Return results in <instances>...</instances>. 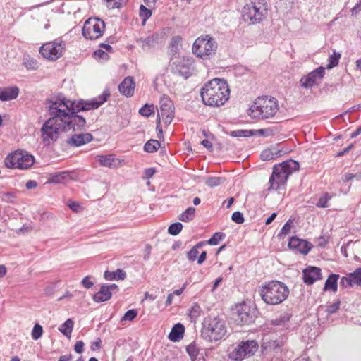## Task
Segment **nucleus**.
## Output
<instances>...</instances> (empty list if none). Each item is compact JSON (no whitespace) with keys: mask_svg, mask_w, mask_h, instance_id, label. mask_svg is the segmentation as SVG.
Masks as SVG:
<instances>
[{"mask_svg":"<svg viewBox=\"0 0 361 361\" xmlns=\"http://www.w3.org/2000/svg\"><path fill=\"white\" fill-rule=\"evenodd\" d=\"M109 96V90H104L102 94L92 100L72 101L63 98L47 101L46 108L49 118L40 129L42 142L45 145H49L57 141L63 132L83 130L86 126V120L78 113L99 108Z\"/></svg>","mask_w":361,"mask_h":361,"instance_id":"1","label":"nucleus"},{"mask_svg":"<svg viewBox=\"0 0 361 361\" xmlns=\"http://www.w3.org/2000/svg\"><path fill=\"white\" fill-rule=\"evenodd\" d=\"M230 90L226 80L214 78L207 82L201 88L200 95L204 104L220 106L229 98Z\"/></svg>","mask_w":361,"mask_h":361,"instance_id":"2","label":"nucleus"},{"mask_svg":"<svg viewBox=\"0 0 361 361\" xmlns=\"http://www.w3.org/2000/svg\"><path fill=\"white\" fill-rule=\"evenodd\" d=\"M299 163L293 159L275 165L271 176L269 178V190H278L283 189L286 185L288 177L299 169Z\"/></svg>","mask_w":361,"mask_h":361,"instance_id":"3","label":"nucleus"},{"mask_svg":"<svg viewBox=\"0 0 361 361\" xmlns=\"http://www.w3.org/2000/svg\"><path fill=\"white\" fill-rule=\"evenodd\" d=\"M259 293L265 303L276 305L281 304L288 298L289 289L282 282L270 281L259 287Z\"/></svg>","mask_w":361,"mask_h":361,"instance_id":"4","label":"nucleus"},{"mask_svg":"<svg viewBox=\"0 0 361 361\" xmlns=\"http://www.w3.org/2000/svg\"><path fill=\"white\" fill-rule=\"evenodd\" d=\"M227 328L226 322L219 317H208L204 319L201 335L205 341L213 343L226 338Z\"/></svg>","mask_w":361,"mask_h":361,"instance_id":"5","label":"nucleus"},{"mask_svg":"<svg viewBox=\"0 0 361 361\" xmlns=\"http://www.w3.org/2000/svg\"><path fill=\"white\" fill-rule=\"evenodd\" d=\"M279 109L276 99L268 97H258L250 107V116L258 119L271 118Z\"/></svg>","mask_w":361,"mask_h":361,"instance_id":"6","label":"nucleus"},{"mask_svg":"<svg viewBox=\"0 0 361 361\" xmlns=\"http://www.w3.org/2000/svg\"><path fill=\"white\" fill-rule=\"evenodd\" d=\"M267 14V4L265 0H250L242 11V18L250 25L260 23Z\"/></svg>","mask_w":361,"mask_h":361,"instance_id":"7","label":"nucleus"},{"mask_svg":"<svg viewBox=\"0 0 361 361\" xmlns=\"http://www.w3.org/2000/svg\"><path fill=\"white\" fill-rule=\"evenodd\" d=\"M218 44L214 38L209 35H202L194 42L192 53L203 60L214 58L217 51Z\"/></svg>","mask_w":361,"mask_h":361,"instance_id":"8","label":"nucleus"},{"mask_svg":"<svg viewBox=\"0 0 361 361\" xmlns=\"http://www.w3.org/2000/svg\"><path fill=\"white\" fill-rule=\"evenodd\" d=\"M34 157L24 151L18 150L9 154L5 159V165L9 169H27L34 164Z\"/></svg>","mask_w":361,"mask_h":361,"instance_id":"9","label":"nucleus"},{"mask_svg":"<svg viewBox=\"0 0 361 361\" xmlns=\"http://www.w3.org/2000/svg\"><path fill=\"white\" fill-rule=\"evenodd\" d=\"M105 29L104 22L98 18H90L82 27V35L85 38L95 40L101 37Z\"/></svg>","mask_w":361,"mask_h":361,"instance_id":"10","label":"nucleus"},{"mask_svg":"<svg viewBox=\"0 0 361 361\" xmlns=\"http://www.w3.org/2000/svg\"><path fill=\"white\" fill-rule=\"evenodd\" d=\"M65 49V42L58 39L42 44L39 48V53L48 60L56 61L63 55Z\"/></svg>","mask_w":361,"mask_h":361,"instance_id":"11","label":"nucleus"},{"mask_svg":"<svg viewBox=\"0 0 361 361\" xmlns=\"http://www.w3.org/2000/svg\"><path fill=\"white\" fill-rule=\"evenodd\" d=\"M255 318V308L247 303L243 302L235 306L233 312V319L237 324L247 325L254 322Z\"/></svg>","mask_w":361,"mask_h":361,"instance_id":"12","label":"nucleus"},{"mask_svg":"<svg viewBox=\"0 0 361 361\" xmlns=\"http://www.w3.org/2000/svg\"><path fill=\"white\" fill-rule=\"evenodd\" d=\"M159 109L157 113V128L160 126V120L164 124L169 125L174 118V106L173 102L169 97H163L160 99Z\"/></svg>","mask_w":361,"mask_h":361,"instance_id":"13","label":"nucleus"},{"mask_svg":"<svg viewBox=\"0 0 361 361\" xmlns=\"http://www.w3.org/2000/svg\"><path fill=\"white\" fill-rule=\"evenodd\" d=\"M283 345L284 344L281 340H268L264 338L261 345L262 353L268 360H272L274 358L279 360L281 357Z\"/></svg>","mask_w":361,"mask_h":361,"instance_id":"14","label":"nucleus"},{"mask_svg":"<svg viewBox=\"0 0 361 361\" xmlns=\"http://www.w3.org/2000/svg\"><path fill=\"white\" fill-rule=\"evenodd\" d=\"M258 349V343L254 341H242L231 353L229 357L240 361L246 357L252 356Z\"/></svg>","mask_w":361,"mask_h":361,"instance_id":"15","label":"nucleus"},{"mask_svg":"<svg viewBox=\"0 0 361 361\" xmlns=\"http://www.w3.org/2000/svg\"><path fill=\"white\" fill-rule=\"evenodd\" d=\"M174 72L187 79L195 72V59L190 56H183L174 62Z\"/></svg>","mask_w":361,"mask_h":361,"instance_id":"16","label":"nucleus"},{"mask_svg":"<svg viewBox=\"0 0 361 361\" xmlns=\"http://www.w3.org/2000/svg\"><path fill=\"white\" fill-rule=\"evenodd\" d=\"M325 74V69L322 66L314 69L307 75H303L300 80V85L305 89L312 88L322 82Z\"/></svg>","mask_w":361,"mask_h":361,"instance_id":"17","label":"nucleus"},{"mask_svg":"<svg viewBox=\"0 0 361 361\" xmlns=\"http://www.w3.org/2000/svg\"><path fill=\"white\" fill-rule=\"evenodd\" d=\"M118 290V286L114 283L102 285L99 291L93 295L92 299L97 303L106 302L111 298L113 293Z\"/></svg>","mask_w":361,"mask_h":361,"instance_id":"18","label":"nucleus"},{"mask_svg":"<svg viewBox=\"0 0 361 361\" xmlns=\"http://www.w3.org/2000/svg\"><path fill=\"white\" fill-rule=\"evenodd\" d=\"M288 247L301 254L307 255L312 249V245L307 240L293 236L288 241Z\"/></svg>","mask_w":361,"mask_h":361,"instance_id":"19","label":"nucleus"},{"mask_svg":"<svg viewBox=\"0 0 361 361\" xmlns=\"http://www.w3.org/2000/svg\"><path fill=\"white\" fill-rule=\"evenodd\" d=\"M322 279L321 269L316 267H308L303 270V280L307 285L313 284Z\"/></svg>","mask_w":361,"mask_h":361,"instance_id":"20","label":"nucleus"},{"mask_svg":"<svg viewBox=\"0 0 361 361\" xmlns=\"http://www.w3.org/2000/svg\"><path fill=\"white\" fill-rule=\"evenodd\" d=\"M135 87V83L133 77L128 76L118 85L120 93L126 97H130L133 95Z\"/></svg>","mask_w":361,"mask_h":361,"instance_id":"21","label":"nucleus"},{"mask_svg":"<svg viewBox=\"0 0 361 361\" xmlns=\"http://www.w3.org/2000/svg\"><path fill=\"white\" fill-rule=\"evenodd\" d=\"M136 42L145 51H149L157 46L158 35L152 34L146 37H140L138 38Z\"/></svg>","mask_w":361,"mask_h":361,"instance_id":"22","label":"nucleus"},{"mask_svg":"<svg viewBox=\"0 0 361 361\" xmlns=\"http://www.w3.org/2000/svg\"><path fill=\"white\" fill-rule=\"evenodd\" d=\"M92 140V135L90 133L75 134L70 137L66 142L70 146L80 147Z\"/></svg>","mask_w":361,"mask_h":361,"instance_id":"23","label":"nucleus"},{"mask_svg":"<svg viewBox=\"0 0 361 361\" xmlns=\"http://www.w3.org/2000/svg\"><path fill=\"white\" fill-rule=\"evenodd\" d=\"M19 89L16 87H0V100L9 101L17 98Z\"/></svg>","mask_w":361,"mask_h":361,"instance_id":"24","label":"nucleus"},{"mask_svg":"<svg viewBox=\"0 0 361 361\" xmlns=\"http://www.w3.org/2000/svg\"><path fill=\"white\" fill-rule=\"evenodd\" d=\"M70 178L68 171H61L50 173L47 180L49 183H64Z\"/></svg>","mask_w":361,"mask_h":361,"instance_id":"25","label":"nucleus"},{"mask_svg":"<svg viewBox=\"0 0 361 361\" xmlns=\"http://www.w3.org/2000/svg\"><path fill=\"white\" fill-rule=\"evenodd\" d=\"M282 153V150L279 149L276 147H271L263 150L261 152L260 157L263 161H270L281 157Z\"/></svg>","mask_w":361,"mask_h":361,"instance_id":"26","label":"nucleus"},{"mask_svg":"<svg viewBox=\"0 0 361 361\" xmlns=\"http://www.w3.org/2000/svg\"><path fill=\"white\" fill-rule=\"evenodd\" d=\"M191 361H205L204 356L200 353V349L195 343H192L186 348Z\"/></svg>","mask_w":361,"mask_h":361,"instance_id":"27","label":"nucleus"},{"mask_svg":"<svg viewBox=\"0 0 361 361\" xmlns=\"http://www.w3.org/2000/svg\"><path fill=\"white\" fill-rule=\"evenodd\" d=\"M184 332V326L180 323H178L175 324L172 328L169 335V338L173 342L179 341L180 339L183 338Z\"/></svg>","mask_w":361,"mask_h":361,"instance_id":"28","label":"nucleus"},{"mask_svg":"<svg viewBox=\"0 0 361 361\" xmlns=\"http://www.w3.org/2000/svg\"><path fill=\"white\" fill-rule=\"evenodd\" d=\"M97 161L102 166L111 169L116 168L118 165V159H115L112 154L98 155Z\"/></svg>","mask_w":361,"mask_h":361,"instance_id":"29","label":"nucleus"},{"mask_svg":"<svg viewBox=\"0 0 361 361\" xmlns=\"http://www.w3.org/2000/svg\"><path fill=\"white\" fill-rule=\"evenodd\" d=\"M339 275L336 274H331L328 279L326 280L324 290H332L336 292L338 288V280Z\"/></svg>","mask_w":361,"mask_h":361,"instance_id":"30","label":"nucleus"},{"mask_svg":"<svg viewBox=\"0 0 361 361\" xmlns=\"http://www.w3.org/2000/svg\"><path fill=\"white\" fill-rule=\"evenodd\" d=\"M104 276L109 281L123 280L126 277V274L123 269H118L115 271H106Z\"/></svg>","mask_w":361,"mask_h":361,"instance_id":"31","label":"nucleus"},{"mask_svg":"<svg viewBox=\"0 0 361 361\" xmlns=\"http://www.w3.org/2000/svg\"><path fill=\"white\" fill-rule=\"evenodd\" d=\"M74 322L71 319H68L59 327V331L65 336L70 338L73 329Z\"/></svg>","mask_w":361,"mask_h":361,"instance_id":"32","label":"nucleus"},{"mask_svg":"<svg viewBox=\"0 0 361 361\" xmlns=\"http://www.w3.org/2000/svg\"><path fill=\"white\" fill-rule=\"evenodd\" d=\"M195 208L188 207L178 216V219L183 222H189L194 219L195 215Z\"/></svg>","mask_w":361,"mask_h":361,"instance_id":"33","label":"nucleus"},{"mask_svg":"<svg viewBox=\"0 0 361 361\" xmlns=\"http://www.w3.org/2000/svg\"><path fill=\"white\" fill-rule=\"evenodd\" d=\"M332 195L329 192L323 193L319 198L317 202L315 203V205L318 208H326L329 207V202L331 200Z\"/></svg>","mask_w":361,"mask_h":361,"instance_id":"34","label":"nucleus"},{"mask_svg":"<svg viewBox=\"0 0 361 361\" xmlns=\"http://www.w3.org/2000/svg\"><path fill=\"white\" fill-rule=\"evenodd\" d=\"M23 65L30 71H34L38 68V63L37 60L28 55L24 56Z\"/></svg>","mask_w":361,"mask_h":361,"instance_id":"35","label":"nucleus"},{"mask_svg":"<svg viewBox=\"0 0 361 361\" xmlns=\"http://www.w3.org/2000/svg\"><path fill=\"white\" fill-rule=\"evenodd\" d=\"M160 147V142L157 140H150L144 145V150L148 153H153Z\"/></svg>","mask_w":361,"mask_h":361,"instance_id":"36","label":"nucleus"},{"mask_svg":"<svg viewBox=\"0 0 361 361\" xmlns=\"http://www.w3.org/2000/svg\"><path fill=\"white\" fill-rule=\"evenodd\" d=\"M109 9L119 8L126 4L128 0H102Z\"/></svg>","mask_w":361,"mask_h":361,"instance_id":"37","label":"nucleus"},{"mask_svg":"<svg viewBox=\"0 0 361 361\" xmlns=\"http://www.w3.org/2000/svg\"><path fill=\"white\" fill-rule=\"evenodd\" d=\"M224 182V178L221 177L210 176L206 178L205 184L210 187H216Z\"/></svg>","mask_w":361,"mask_h":361,"instance_id":"38","label":"nucleus"},{"mask_svg":"<svg viewBox=\"0 0 361 361\" xmlns=\"http://www.w3.org/2000/svg\"><path fill=\"white\" fill-rule=\"evenodd\" d=\"M293 226V221L291 219L288 220L281 229L279 233L278 234V237L279 238H283L286 235H288L290 233V229L292 228Z\"/></svg>","mask_w":361,"mask_h":361,"instance_id":"39","label":"nucleus"},{"mask_svg":"<svg viewBox=\"0 0 361 361\" xmlns=\"http://www.w3.org/2000/svg\"><path fill=\"white\" fill-rule=\"evenodd\" d=\"M183 224L180 222L171 224L168 228V232L172 235H178L183 229Z\"/></svg>","mask_w":361,"mask_h":361,"instance_id":"40","label":"nucleus"},{"mask_svg":"<svg viewBox=\"0 0 361 361\" xmlns=\"http://www.w3.org/2000/svg\"><path fill=\"white\" fill-rule=\"evenodd\" d=\"M202 312V308L197 303H194L189 310V316L191 319L198 318Z\"/></svg>","mask_w":361,"mask_h":361,"instance_id":"41","label":"nucleus"},{"mask_svg":"<svg viewBox=\"0 0 361 361\" xmlns=\"http://www.w3.org/2000/svg\"><path fill=\"white\" fill-rule=\"evenodd\" d=\"M154 112V107L153 104H145L142 107H141L139 110V113L145 117H149Z\"/></svg>","mask_w":361,"mask_h":361,"instance_id":"42","label":"nucleus"},{"mask_svg":"<svg viewBox=\"0 0 361 361\" xmlns=\"http://www.w3.org/2000/svg\"><path fill=\"white\" fill-rule=\"evenodd\" d=\"M152 11L145 6L141 5L140 7V16L142 20V24L145 25L146 21L151 17Z\"/></svg>","mask_w":361,"mask_h":361,"instance_id":"43","label":"nucleus"},{"mask_svg":"<svg viewBox=\"0 0 361 361\" xmlns=\"http://www.w3.org/2000/svg\"><path fill=\"white\" fill-rule=\"evenodd\" d=\"M225 237V234L221 232L215 233L213 236L207 240V243L211 245H216Z\"/></svg>","mask_w":361,"mask_h":361,"instance_id":"44","label":"nucleus"},{"mask_svg":"<svg viewBox=\"0 0 361 361\" xmlns=\"http://www.w3.org/2000/svg\"><path fill=\"white\" fill-rule=\"evenodd\" d=\"M355 285L353 277L350 273L347 276H343L340 281V286L343 288L352 287Z\"/></svg>","mask_w":361,"mask_h":361,"instance_id":"45","label":"nucleus"},{"mask_svg":"<svg viewBox=\"0 0 361 361\" xmlns=\"http://www.w3.org/2000/svg\"><path fill=\"white\" fill-rule=\"evenodd\" d=\"M341 54L339 53L334 52L329 57V64L327 65L328 68H331L338 65Z\"/></svg>","mask_w":361,"mask_h":361,"instance_id":"46","label":"nucleus"},{"mask_svg":"<svg viewBox=\"0 0 361 361\" xmlns=\"http://www.w3.org/2000/svg\"><path fill=\"white\" fill-rule=\"evenodd\" d=\"M252 135V132L247 130H238L232 131L230 133V135L233 137H247Z\"/></svg>","mask_w":361,"mask_h":361,"instance_id":"47","label":"nucleus"},{"mask_svg":"<svg viewBox=\"0 0 361 361\" xmlns=\"http://www.w3.org/2000/svg\"><path fill=\"white\" fill-rule=\"evenodd\" d=\"M43 333V329L39 324H35L32 331V338L34 340H38L41 338Z\"/></svg>","mask_w":361,"mask_h":361,"instance_id":"48","label":"nucleus"},{"mask_svg":"<svg viewBox=\"0 0 361 361\" xmlns=\"http://www.w3.org/2000/svg\"><path fill=\"white\" fill-rule=\"evenodd\" d=\"M351 276L353 277L355 285L361 286V267L352 272Z\"/></svg>","mask_w":361,"mask_h":361,"instance_id":"49","label":"nucleus"},{"mask_svg":"<svg viewBox=\"0 0 361 361\" xmlns=\"http://www.w3.org/2000/svg\"><path fill=\"white\" fill-rule=\"evenodd\" d=\"M231 219L236 224H241L244 222L245 219L242 212L236 211L233 213Z\"/></svg>","mask_w":361,"mask_h":361,"instance_id":"50","label":"nucleus"},{"mask_svg":"<svg viewBox=\"0 0 361 361\" xmlns=\"http://www.w3.org/2000/svg\"><path fill=\"white\" fill-rule=\"evenodd\" d=\"M137 315V312L136 310H128L125 314L123 315L122 320L124 321H132L134 319Z\"/></svg>","mask_w":361,"mask_h":361,"instance_id":"51","label":"nucleus"},{"mask_svg":"<svg viewBox=\"0 0 361 361\" xmlns=\"http://www.w3.org/2000/svg\"><path fill=\"white\" fill-rule=\"evenodd\" d=\"M340 307V301L337 300L336 302L327 306L326 312L328 314H334L335 313Z\"/></svg>","mask_w":361,"mask_h":361,"instance_id":"52","label":"nucleus"},{"mask_svg":"<svg viewBox=\"0 0 361 361\" xmlns=\"http://www.w3.org/2000/svg\"><path fill=\"white\" fill-rule=\"evenodd\" d=\"M199 254V251L196 247H192L187 254V257L190 261H195L197 255Z\"/></svg>","mask_w":361,"mask_h":361,"instance_id":"53","label":"nucleus"},{"mask_svg":"<svg viewBox=\"0 0 361 361\" xmlns=\"http://www.w3.org/2000/svg\"><path fill=\"white\" fill-rule=\"evenodd\" d=\"M91 276H87L84 277L81 281V284L87 289L92 288L94 285V283L90 281Z\"/></svg>","mask_w":361,"mask_h":361,"instance_id":"54","label":"nucleus"},{"mask_svg":"<svg viewBox=\"0 0 361 361\" xmlns=\"http://www.w3.org/2000/svg\"><path fill=\"white\" fill-rule=\"evenodd\" d=\"M1 198L3 201L11 202L15 198V194L11 192H4L3 193Z\"/></svg>","mask_w":361,"mask_h":361,"instance_id":"55","label":"nucleus"},{"mask_svg":"<svg viewBox=\"0 0 361 361\" xmlns=\"http://www.w3.org/2000/svg\"><path fill=\"white\" fill-rule=\"evenodd\" d=\"M94 56L97 59H106L108 58V54L102 49L96 50L94 52Z\"/></svg>","mask_w":361,"mask_h":361,"instance_id":"56","label":"nucleus"},{"mask_svg":"<svg viewBox=\"0 0 361 361\" xmlns=\"http://www.w3.org/2000/svg\"><path fill=\"white\" fill-rule=\"evenodd\" d=\"M290 317L288 314H284L280 317V319H276L273 323L275 325H280L281 323H285L289 320Z\"/></svg>","mask_w":361,"mask_h":361,"instance_id":"57","label":"nucleus"},{"mask_svg":"<svg viewBox=\"0 0 361 361\" xmlns=\"http://www.w3.org/2000/svg\"><path fill=\"white\" fill-rule=\"evenodd\" d=\"M74 350L80 354L84 351V343L82 341H78L74 345Z\"/></svg>","mask_w":361,"mask_h":361,"instance_id":"58","label":"nucleus"},{"mask_svg":"<svg viewBox=\"0 0 361 361\" xmlns=\"http://www.w3.org/2000/svg\"><path fill=\"white\" fill-rule=\"evenodd\" d=\"M155 173V170L153 168H148L144 171L143 178L145 179H149L152 178Z\"/></svg>","mask_w":361,"mask_h":361,"instance_id":"59","label":"nucleus"},{"mask_svg":"<svg viewBox=\"0 0 361 361\" xmlns=\"http://www.w3.org/2000/svg\"><path fill=\"white\" fill-rule=\"evenodd\" d=\"M258 133H259V135H260L262 136L268 137V136H269V135H271L272 134V130L269 129V128H267V129H259L258 130Z\"/></svg>","mask_w":361,"mask_h":361,"instance_id":"60","label":"nucleus"},{"mask_svg":"<svg viewBox=\"0 0 361 361\" xmlns=\"http://www.w3.org/2000/svg\"><path fill=\"white\" fill-rule=\"evenodd\" d=\"M201 145H203L205 148L209 149L210 151L213 149L212 143L208 140H203L201 142Z\"/></svg>","mask_w":361,"mask_h":361,"instance_id":"61","label":"nucleus"},{"mask_svg":"<svg viewBox=\"0 0 361 361\" xmlns=\"http://www.w3.org/2000/svg\"><path fill=\"white\" fill-rule=\"evenodd\" d=\"M101 348V339L97 338V341L93 342L91 345L92 350H96Z\"/></svg>","mask_w":361,"mask_h":361,"instance_id":"62","label":"nucleus"},{"mask_svg":"<svg viewBox=\"0 0 361 361\" xmlns=\"http://www.w3.org/2000/svg\"><path fill=\"white\" fill-rule=\"evenodd\" d=\"M37 182L35 180H30L27 181V183L25 184L26 188L28 190L35 188L37 187Z\"/></svg>","mask_w":361,"mask_h":361,"instance_id":"63","label":"nucleus"},{"mask_svg":"<svg viewBox=\"0 0 361 361\" xmlns=\"http://www.w3.org/2000/svg\"><path fill=\"white\" fill-rule=\"evenodd\" d=\"M73 358V356L71 354H66V355H61L58 361H70Z\"/></svg>","mask_w":361,"mask_h":361,"instance_id":"64","label":"nucleus"}]
</instances>
